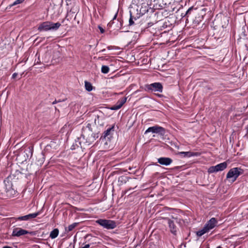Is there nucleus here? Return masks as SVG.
Instances as JSON below:
<instances>
[{
    "label": "nucleus",
    "mask_w": 248,
    "mask_h": 248,
    "mask_svg": "<svg viewBox=\"0 0 248 248\" xmlns=\"http://www.w3.org/2000/svg\"><path fill=\"white\" fill-rule=\"evenodd\" d=\"M24 0H16L15 2H13V4H12L10 6H13L16 5L18 4H20L22 3Z\"/></svg>",
    "instance_id": "22"
},
{
    "label": "nucleus",
    "mask_w": 248,
    "mask_h": 248,
    "mask_svg": "<svg viewBox=\"0 0 248 248\" xmlns=\"http://www.w3.org/2000/svg\"><path fill=\"white\" fill-rule=\"evenodd\" d=\"M55 103H56V102H55H55H53V104H55Z\"/></svg>",
    "instance_id": "32"
},
{
    "label": "nucleus",
    "mask_w": 248,
    "mask_h": 248,
    "mask_svg": "<svg viewBox=\"0 0 248 248\" xmlns=\"http://www.w3.org/2000/svg\"><path fill=\"white\" fill-rule=\"evenodd\" d=\"M217 221L215 218H212L205 226L207 231L209 232L210 230L213 229L217 225Z\"/></svg>",
    "instance_id": "10"
},
{
    "label": "nucleus",
    "mask_w": 248,
    "mask_h": 248,
    "mask_svg": "<svg viewBox=\"0 0 248 248\" xmlns=\"http://www.w3.org/2000/svg\"><path fill=\"white\" fill-rule=\"evenodd\" d=\"M78 223H74L68 227V231L70 232L72 231L77 225Z\"/></svg>",
    "instance_id": "19"
},
{
    "label": "nucleus",
    "mask_w": 248,
    "mask_h": 248,
    "mask_svg": "<svg viewBox=\"0 0 248 248\" xmlns=\"http://www.w3.org/2000/svg\"><path fill=\"white\" fill-rule=\"evenodd\" d=\"M39 212L34 213L32 214H30L27 215L28 217L29 220L36 217L38 215H39Z\"/></svg>",
    "instance_id": "18"
},
{
    "label": "nucleus",
    "mask_w": 248,
    "mask_h": 248,
    "mask_svg": "<svg viewBox=\"0 0 248 248\" xmlns=\"http://www.w3.org/2000/svg\"><path fill=\"white\" fill-rule=\"evenodd\" d=\"M163 87L161 83L156 82L150 84L149 86L148 89L155 92H162Z\"/></svg>",
    "instance_id": "9"
},
{
    "label": "nucleus",
    "mask_w": 248,
    "mask_h": 248,
    "mask_svg": "<svg viewBox=\"0 0 248 248\" xmlns=\"http://www.w3.org/2000/svg\"><path fill=\"white\" fill-rule=\"evenodd\" d=\"M102 143L103 144L104 148L107 149V146L108 145V143L106 138L105 139V138H104L102 139Z\"/></svg>",
    "instance_id": "23"
},
{
    "label": "nucleus",
    "mask_w": 248,
    "mask_h": 248,
    "mask_svg": "<svg viewBox=\"0 0 248 248\" xmlns=\"http://www.w3.org/2000/svg\"><path fill=\"white\" fill-rule=\"evenodd\" d=\"M172 162L171 159L169 157H160L158 159V162L163 165H169Z\"/></svg>",
    "instance_id": "11"
},
{
    "label": "nucleus",
    "mask_w": 248,
    "mask_h": 248,
    "mask_svg": "<svg viewBox=\"0 0 248 248\" xmlns=\"http://www.w3.org/2000/svg\"><path fill=\"white\" fill-rule=\"evenodd\" d=\"M170 232L174 234H176L177 228L175 224V223H180V219L177 218L172 217V218H166Z\"/></svg>",
    "instance_id": "4"
},
{
    "label": "nucleus",
    "mask_w": 248,
    "mask_h": 248,
    "mask_svg": "<svg viewBox=\"0 0 248 248\" xmlns=\"http://www.w3.org/2000/svg\"><path fill=\"white\" fill-rule=\"evenodd\" d=\"M17 219L18 220H29L28 215L19 217Z\"/></svg>",
    "instance_id": "21"
},
{
    "label": "nucleus",
    "mask_w": 248,
    "mask_h": 248,
    "mask_svg": "<svg viewBox=\"0 0 248 248\" xmlns=\"http://www.w3.org/2000/svg\"><path fill=\"white\" fill-rule=\"evenodd\" d=\"M117 14H116L115 15V16H114V17H113V19H115V18H116V17H117Z\"/></svg>",
    "instance_id": "28"
},
{
    "label": "nucleus",
    "mask_w": 248,
    "mask_h": 248,
    "mask_svg": "<svg viewBox=\"0 0 248 248\" xmlns=\"http://www.w3.org/2000/svg\"><path fill=\"white\" fill-rule=\"evenodd\" d=\"M98 28H99V29L100 30V32H101L102 33H104V32L105 31H104V30L103 29V28H102V27H100V26H99V27H98Z\"/></svg>",
    "instance_id": "25"
},
{
    "label": "nucleus",
    "mask_w": 248,
    "mask_h": 248,
    "mask_svg": "<svg viewBox=\"0 0 248 248\" xmlns=\"http://www.w3.org/2000/svg\"><path fill=\"white\" fill-rule=\"evenodd\" d=\"M0 188H4L5 192L8 197H12L16 194V190L13 187V184L11 181L9 180L4 181V186H1Z\"/></svg>",
    "instance_id": "2"
},
{
    "label": "nucleus",
    "mask_w": 248,
    "mask_h": 248,
    "mask_svg": "<svg viewBox=\"0 0 248 248\" xmlns=\"http://www.w3.org/2000/svg\"><path fill=\"white\" fill-rule=\"evenodd\" d=\"M227 167V163L226 162L220 163L215 166L210 167L208 170V172L210 173L216 172L219 171H222L225 169Z\"/></svg>",
    "instance_id": "6"
},
{
    "label": "nucleus",
    "mask_w": 248,
    "mask_h": 248,
    "mask_svg": "<svg viewBox=\"0 0 248 248\" xmlns=\"http://www.w3.org/2000/svg\"><path fill=\"white\" fill-rule=\"evenodd\" d=\"M59 233V231L58 229H55L52 231L50 232V237L52 239H54L56 238Z\"/></svg>",
    "instance_id": "13"
},
{
    "label": "nucleus",
    "mask_w": 248,
    "mask_h": 248,
    "mask_svg": "<svg viewBox=\"0 0 248 248\" xmlns=\"http://www.w3.org/2000/svg\"><path fill=\"white\" fill-rule=\"evenodd\" d=\"M32 232H29L25 230L20 228H16L13 229L12 235L14 236L19 237L28 233H31Z\"/></svg>",
    "instance_id": "8"
},
{
    "label": "nucleus",
    "mask_w": 248,
    "mask_h": 248,
    "mask_svg": "<svg viewBox=\"0 0 248 248\" xmlns=\"http://www.w3.org/2000/svg\"><path fill=\"white\" fill-rule=\"evenodd\" d=\"M60 26L61 24L59 22L54 23L50 22H45L39 26L38 30L40 31L57 30Z\"/></svg>",
    "instance_id": "1"
},
{
    "label": "nucleus",
    "mask_w": 248,
    "mask_h": 248,
    "mask_svg": "<svg viewBox=\"0 0 248 248\" xmlns=\"http://www.w3.org/2000/svg\"><path fill=\"white\" fill-rule=\"evenodd\" d=\"M112 129L113 127L108 128L104 132V138H105V139L110 134V132L112 130Z\"/></svg>",
    "instance_id": "20"
},
{
    "label": "nucleus",
    "mask_w": 248,
    "mask_h": 248,
    "mask_svg": "<svg viewBox=\"0 0 248 248\" xmlns=\"http://www.w3.org/2000/svg\"><path fill=\"white\" fill-rule=\"evenodd\" d=\"M126 98L124 97L119 100L117 104L111 108L112 110H117L120 108L126 101Z\"/></svg>",
    "instance_id": "12"
},
{
    "label": "nucleus",
    "mask_w": 248,
    "mask_h": 248,
    "mask_svg": "<svg viewBox=\"0 0 248 248\" xmlns=\"http://www.w3.org/2000/svg\"><path fill=\"white\" fill-rule=\"evenodd\" d=\"M129 25H132L134 24V21H133V19L132 18V17L131 16L130 18L129 19Z\"/></svg>",
    "instance_id": "24"
},
{
    "label": "nucleus",
    "mask_w": 248,
    "mask_h": 248,
    "mask_svg": "<svg viewBox=\"0 0 248 248\" xmlns=\"http://www.w3.org/2000/svg\"><path fill=\"white\" fill-rule=\"evenodd\" d=\"M96 222L107 229H113L117 226L116 223L111 220L100 219L97 220Z\"/></svg>",
    "instance_id": "3"
},
{
    "label": "nucleus",
    "mask_w": 248,
    "mask_h": 248,
    "mask_svg": "<svg viewBox=\"0 0 248 248\" xmlns=\"http://www.w3.org/2000/svg\"><path fill=\"white\" fill-rule=\"evenodd\" d=\"M149 132H152L153 133L159 134L161 135H163L165 133L164 129L159 126H154L149 127L145 131V133L146 134Z\"/></svg>",
    "instance_id": "7"
},
{
    "label": "nucleus",
    "mask_w": 248,
    "mask_h": 248,
    "mask_svg": "<svg viewBox=\"0 0 248 248\" xmlns=\"http://www.w3.org/2000/svg\"><path fill=\"white\" fill-rule=\"evenodd\" d=\"M111 23H109L108 25L110 26Z\"/></svg>",
    "instance_id": "31"
},
{
    "label": "nucleus",
    "mask_w": 248,
    "mask_h": 248,
    "mask_svg": "<svg viewBox=\"0 0 248 248\" xmlns=\"http://www.w3.org/2000/svg\"><path fill=\"white\" fill-rule=\"evenodd\" d=\"M85 87L88 91H91L93 90V86L89 82L85 81Z\"/></svg>",
    "instance_id": "16"
},
{
    "label": "nucleus",
    "mask_w": 248,
    "mask_h": 248,
    "mask_svg": "<svg viewBox=\"0 0 248 248\" xmlns=\"http://www.w3.org/2000/svg\"><path fill=\"white\" fill-rule=\"evenodd\" d=\"M207 232H208V231H207V230L204 226V228L202 230H200L197 232V235L199 236H201L203 234H204V233H205Z\"/></svg>",
    "instance_id": "15"
},
{
    "label": "nucleus",
    "mask_w": 248,
    "mask_h": 248,
    "mask_svg": "<svg viewBox=\"0 0 248 248\" xmlns=\"http://www.w3.org/2000/svg\"><path fill=\"white\" fill-rule=\"evenodd\" d=\"M17 75V74L16 73H14V74H13V75H12V78H16V77Z\"/></svg>",
    "instance_id": "26"
},
{
    "label": "nucleus",
    "mask_w": 248,
    "mask_h": 248,
    "mask_svg": "<svg viewBox=\"0 0 248 248\" xmlns=\"http://www.w3.org/2000/svg\"><path fill=\"white\" fill-rule=\"evenodd\" d=\"M190 10V9H189L187 12H188Z\"/></svg>",
    "instance_id": "30"
},
{
    "label": "nucleus",
    "mask_w": 248,
    "mask_h": 248,
    "mask_svg": "<svg viewBox=\"0 0 248 248\" xmlns=\"http://www.w3.org/2000/svg\"><path fill=\"white\" fill-rule=\"evenodd\" d=\"M181 155H184V156L190 157L197 155V153H193L191 152H182L179 153Z\"/></svg>",
    "instance_id": "14"
},
{
    "label": "nucleus",
    "mask_w": 248,
    "mask_h": 248,
    "mask_svg": "<svg viewBox=\"0 0 248 248\" xmlns=\"http://www.w3.org/2000/svg\"><path fill=\"white\" fill-rule=\"evenodd\" d=\"M109 71V68L108 66L103 65L101 67V72L104 74H107Z\"/></svg>",
    "instance_id": "17"
},
{
    "label": "nucleus",
    "mask_w": 248,
    "mask_h": 248,
    "mask_svg": "<svg viewBox=\"0 0 248 248\" xmlns=\"http://www.w3.org/2000/svg\"><path fill=\"white\" fill-rule=\"evenodd\" d=\"M217 248H222L220 246H218Z\"/></svg>",
    "instance_id": "29"
},
{
    "label": "nucleus",
    "mask_w": 248,
    "mask_h": 248,
    "mask_svg": "<svg viewBox=\"0 0 248 248\" xmlns=\"http://www.w3.org/2000/svg\"><path fill=\"white\" fill-rule=\"evenodd\" d=\"M3 248H12L11 247H9V246H5Z\"/></svg>",
    "instance_id": "27"
},
{
    "label": "nucleus",
    "mask_w": 248,
    "mask_h": 248,
    "mask_svg": "<svg viewBox=\"0 0 248 248\" xmlns=\"http://www.w3.org/2000/svg\"><path fill=\"white\" fill-rule=\"evenodd\" d=\"M240 169L238 168H234L231 169L227 174V178L230 181L234 182L240 174Z\"/></svg>",
    "instance_id": "5"
}]
</instances>
